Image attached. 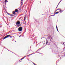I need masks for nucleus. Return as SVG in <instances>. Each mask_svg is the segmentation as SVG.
<instances>
[{
	"instance_id": "obj_9",
	"label": "nucleus",
	"mask_w": 65,
	"mask_h": 65,
	"mask_svg": "<svg viewBox=\"0 0 65 65\" xmlns=\"http://www.w3.org/2000/svg\"><path fill=\"white\" fill-rule=\"evenodd\" d=\"M26 56H25L23 58H22L21 59V61L22 60H23V59H24V58H25V57H26Z\"/></svg>"
},
{
	"instance_id": "obj_1",
	"label": "nucleus",
	"mask_w": 65,
	"mask_h": 65,
	"mask_svg": "<svg viewBox=\"0 0 65 65\" xmlns=\"http://www.w3.org/2000/svg\"><path fill=\"white\" fill-rule=\"evenodd\" d=\"M22 30H23V28H22V27L21 26L20 27L18 28V30L19 32H21V31H22Z\"/></svg>"
},
{
	"instance_id": "obj_12",
	"label": "nucleus",
	"mask_w": 65,
	"mask_h": 65,
	"mask_svg": "<svg viewBox=\"0 0 65 65\" xmlns=\"http://www.w3.org/2000/svg\"><path fill=\"white\" fill-rule=\"evenodd\" d=\"M25 19H26V17H25L24 18V21H25Z\"/></svg>"
},
{
	"instance_id": "obj_11",
	"label": "nucleus",
	"mask_w": 65,
	"mask_h": 65,
	"mask_svg": "<svg viewBox=\"0 0 65 65\" xmlns=\"http://www.w3.org/2000/svg\"><path fill=\"white\" fill-rule=\"evenodd\" d=\"M48 40L46 42V44H47V43H48Z\"/></svg>"
},
{
	"instance_id": "obj_5",
	"label": "nucleus",
	"mask_w": 65,
	"mask_h": 65,
	"mask_svg": "<svg viewBox=\"0 0 65 65\" xmlns=\"http://www.w3.org/2000/svg\"><path fill=\"white\" fill-rule=\"evenodd\" d=\"M15 12H18V9H16L15 10Z\"/></svg>"
},
{
	"instance_id": "obj_15",
	"label": "nucleus",
	"mask_w": 65,
	"mask_h": 65,
	"mask_svg": "<svg viewBox=\"0 0 65 65\" xmlns=\"http://www.w3.org/2000/svg\"><path fill=\"white\" fill-rule=\"evenodd\" d=\"M21 36H22V35H20V36H19V37H21Z\"/></svg>"
},
{
	"instance_id": "obj_2",
	"label": "nucleus",
	"mask_w": 65,
	"mask_h": 65,
	"mask_svg": "<svg viewBox=\"0 0 65 65\" xmlns=\"http://www.w3.org/2000/svg\"><path fill=\"white\" fill-rule=\"evenodd\" d=\"M10 36V35H9L6 36H5V37H4V38L3 39V40L4 39H6V38H8L9 37V36Z\"/></svg>"
},
{
	"instance_id": "obj_24",
	"label": "nucleus",
	"mask_w": 65,
	"mask_h": 65,
	"mask_svg": "<svg viewBox=\"0 0 65 65\" xmlns=\"http://www.w3.org/2000/svg\"><path fill=\"white\" fill-rule=\"evenodd\" d=\"M6 1H7V0H6Z\"/></svg>"
},
{
	"instance_id": "obj_18",
	"label": "nucleus",
	"mask_w": 65,
	"mask_h": 65,
	"mask_svg": "<svg viewBox=\"0 0 65 65\" xmlns=\"http://www.w3.org/2000/svg\"><path fill=\"white\" fill-rule=\"evenodd\" d=\"M21 60H19L20 62H21Z\"/></svg>"
},
{
	"instance_id": "obj_13",
	"label": "nucleus",
	"mask_w": 65,
	"mask_h": 65,
	"mask_svg": "<svg viewBox=\"0 0 65 65\" xmlns=\"http://www.w3.org/2000/svg\"><path fill=\"white\" fill-rule=\"evenodd\" d=\"M32 55V54H30L28 55V56H30V55Z\"/></svg>"
},
{
	"instance_id": "obj_4",
	"label": "nucleus",
	"mask_w": 65,
	"mask_h": 65,
	"mask_svg": "<svg viewBox=\"0 0 65 65\" xmlns=\"http://www.w3.org/2000/svg\"><path fill=\"white\" fill-rule=\"evenodd\" d=\"M21 5H22L23 4V0H21Z\"/></svg>"
},
{
	"instance_id": "obj_16",
	"label": "nucleus",
	"mask_w": 65,
	"mask_h": 65,
	"mask_svg": "<svg viewBox=\"0 0 65 65\" xmlns=\"http://www.w3.org/2000/svg\"><path fill=\"white\" fill-rule=\"evenodd\" d=\"M5 2H6H6H7V1L5 0Z\"/></svg>"
},
{
	"instance_id": "obj_21",
	"label": "nucleus",
	"mask_w": 65,
	"mask_h": 65,
	"mask_svg": "<svg viewBox=\"0 0 65 65\" xmlns=\"http://www.w3.org/2000/svg\"><path fill=\"white\" fill-rule=\"evenodd\" d=\"M59 9H57V10H59Z\"/></svg>"
},
{
	"instance_id": "obj_20",
	"label": "nucleus",
	"mask_w": 65,
	"mask_h": 65,
	"mask_svg": "<svg viewBox=\"0 0 65 65\" xmlns=\"http://www.w3.org/2000/svg\"><path fill=\"white\" fill-rule=\"evenodd\" d=\"M10 38H11L12 37H11V36H10Z\"/></svg>"
},
{
	"instance_id": "obj_23",
	"label": "nucleus",
	"mask_w": 65,
	"mask_h": 65,
	"mask_svg": "<svg viewBox=\"0 0 65 65\" xmlns=\"http://www.w3.org/2000/svg\"><path fill=\"white\" fill-rule=\"evenodd\" d=\"M12 17H13V15H12Z\"/></svg>"
},
{
	"instance_id": "obj_6",
	"label": "nucleus",
	"mask_w": 65,
	"mask_h": 65,
	"mask_svg": "<svg viewBox=\"0 0 65 65\" xmlns=\"http://www.w3.org/2000/svg\"><path fill=\"white\" fill-rule=\"evenodd\" d=\"M12 14H15V12L14 11H13L12 12Z\"/></svg>"
},
{
	"instance_id": "obj_8",
	"label": "nucleus",
	"mask_w": 65,
	"mask_h": 65,
	"mask_svg": "<svg viewBox=\"0 0 65 65\" xmlns=\"http://www.w3.org/2000/svg\"><path fill=\"white\" fill-rule=\"evenodd\" d=\"M59 12H60L59 11V12H56L55 13V14H58V13H59Z\"/></svg>"
},
{
	"instance_id": "obj_19",
	"label": "nucleus",
	"mask_w": 65,
	"mask_h": 65,
	"mask_svg": "<svg viewBox=\"0 0 65 65\" xmlns=\"http://www.w3.org/2000/svg\"><path fill=\"white\" fill-rule=\"evenodd\" d=\"M56 28L57 29V28H58V27H57V26H56Z\"/></svg>"
},
{
	"instance_id": "obj_17",
	"label": "nucleus",
	"mask_w": 65,
	"mask_h": 65,
	"mask_svg": "<svg viewBox=\"0 0 65 65\" xmlns=\"http://www.w3.org/2000/svg\"><path fill=\"white\" fill-rule=\"evenodd\" d=\"M57 31H58V28H57Z\"/></svg>"
},
{
	"instance_id": "obj_22",
	"label": "nucleus",
	"mask_w": 65,
	"mask_h": 65,
	"mask_svg": "<svg viewBox=\"0 0 65 65\" xmlns=\"http://www.w3.org/2000/svg\"><path fill=\"white\" fill-rule=\"evenodd\" d=\"M19 26H21V25H19Z\"/></svg>"
},
{
	"instance_id": "obj_10",
	"label": "nucleus",
	"mask_w": 65,
	"mask_h": 65,
	"mask_svg": "<svg viewBox=\"0 0 65 65\" xmlns=\"http://www.w3.org/2000/svg\"><path fill=\"white\" fill-rule=\"evenodd\" d=\"M61 2V1H60L59 3H58L57 6V7L56 8H57V7H58V5H59V4H60V3Z\"/></svg>"
},
{
	"instance_id": "obj_7",
	"label": "nucleus",
	"mask_w": 65,
	"mask_h": 65,
	"mask_svg": "<svg viewBox=\"0 0 65 65\" xmlns=\"http://www.w3.org/2000/svg\"><path fill=\"white\" fill-rule=\"evenodd\" d=\"M60 12V13H62L61 12H63L64 11V10H60V11H59V12Z\"/></svg>"
},
{
	"instance_id": "obj_14",
	"label": "nucleus",
	"mask_w": 65,
	"mask_h": 65,
	"mask_svg": "<svg viewBox=\"0 0 65 65\" xmlns=\"http://www.w3.org/2000/svg\"><path fill=\"white\" fill-rule=\"evenodd\" d=\"M17 27H20V26H19V25H17Z\"/></svg>"
},
{
	"instance_id": "obj_3",
	"label": "nucleus",
	"mask_w": 65,
	"mask_h": 65,
	"mask_svg": "<svg viewBox=\"0 0 65 65\" xmlns=\"http://www.w3.org/2000/svg\"><path fill=\"white\" fill-rule=\"evenodd\" d=\"M20 24L21 22H20L19 21H18L16 22V25H20Z\"/></svg>"
}]
</instances>
